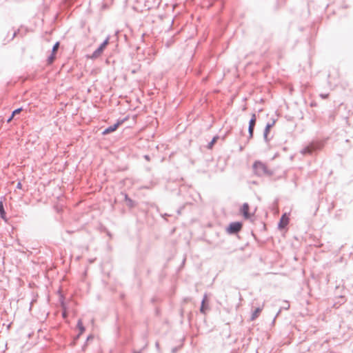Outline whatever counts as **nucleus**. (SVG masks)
I'll return each instance as SVG.
<instances>
[{
  "mask_svg": "<svg viewBox=\"0 0 353 353\" xmlns=\"http://www.w3.org/2000/svg\"><path fill=\"white\" fill-rule=\"evenodd\" d=\"M275 121H273L272 123H267L264 132H263V138L266 143H268L270 139L268 137V134L270 133L271 128L274 125Z\"/></svg>",
  "mask_w": 353,
  "mask_h": 353,
  "instance_id": "1a4fd4ad",
  "label": "nucleus"
},
{
  "mask_svg": "<svg viewBox=\"0 0 353 353\" xmlns=\"http://www.w3.org/2000/svg\"><path fill=\"white\" fill-rule=\"evenodd\" d=\"M22 110H23L22 108H19L14 110L12 113V116L14 117L17 114L20 113L22 111Z\"/></svg>",
  "mask_w": 353,
  "mask_h": 353,
  "instance_id": "f3484780",
  "label": "nucleus"
},
{
  "mask_svg": "<svg viewBox=\"0 0 353 353\" xmlns=\"http://www.w3.org/2000/svg\"><path fill=\"white\" fill-rule=\"evenodd\" d=\"M240 150H241V151H242V150H243V148H242V147H241V148H240Z\"/></svg>",
  "mask_w": 353,
  "mask_h": 353,
  "instance_id": "bb28decb",
  "label": "nucleus"
},
{
  "mask_svg": "<svg viewBox=\"0 0 353 353\" xmlns=\"http://www.w3.org/2000/svg\"><path fill=\"white\" fill-rule=\"evenodd\" d=\"M17 34V32H16V31H14L13 32L12 37L11 38V40L13 39L16 37Z\"/></svg>",
  "mask_w": 353,
  "mask_h": 353,
  "instance_id": "b1692460",
  "label": "nucleus"
},
{
  "mask_svg": "<svg viewBox=\"0 0 353 353\" xmlns=\"http://www.w3.org/2000/svg\"><path fill=\"white\" fill-rule=\"evenodd\" d=\"M55 53L52 52L51 54L48 57L47 63L50 65L53 63L55 59Z\"/></svg>",
  "mask_w": 353,
  "mask_h": 353,
  "instance_id": "4468645a",
  "label": "nucleus"
},
{
  "mask_svg": "<svg viewBox=\"0 0 353 353\" xmlns=\"http://www.w3.org/2000/svg\"><path fill=\"white\" fill-rule=\"evenodd\" d=\"M144 158L145 159H146L147 161H150V157L148 155H145L144 156Z\"/></svg>",
  "mask_w": 353,
  "mask_h": 353,
  "instance_id": "393cba45",
  "label": "nucleus"
},
{
  "mask_svg": "<svg viewBox=\"0 0 353 353\" xmlns=\"http://www.w3.org/2000/svg\"><path fill=\"white\" fill-rule=\"evenodd\" d=\"M0 217L4 221H8L6 213L4 210V205L1 200H0Z\"/></svg>",
  "mask_w": 353,
  "mask_h": 353,
  "instance_id": "9b49d317",
  "label": "nucleus"
},
{
  "mask_svg": "<svg viewBox=\"0 0 353 353\" xmlns=\"http://www.w3.org/2000/svg\"><path fill=\"white\" fill-rule=\"evenodd\" d=\"M161 0H145L144 7L147 10L157 8L161 4Z\"/></svg>",
  "mask_w": 353,
  "mask_h": 353,
  "instance_id": "0eeeda50",
  "label": "nucleus"
},
{
  "mask_svg": "<svg viewBox=\"0 0 353 353\" xmlns=\"http://www.w3.org/2000/svg\"><path fill=\"white\" fill-rule=\"evenodd\" d=\"M59 42H57L52 47V52L53 53H57L58 49H59Z\"/></svg>",
  "mask_w": 353,
  "mask_h": 353,
  "instance_id": "dca6fc26",
  "label": "nucleus"
},
{
  "mask_svg": "<svg viewBox=\"0 0 353 353\" xmlns=\"http://www.w3.org/2000/svg\"><path fill=\"white\" fill-rule=\"evenodd\" d=\"M205 301H206V298L205 297L202 301V305H201V312H205Z\"/></svg>",
  "mask_w": 353,
  "mask_h": 353,
  "instance_id": "a211bd4d",
  "label": "nucleus"
},
{
  "mask_svg": "<svg viewBox=\"0 0 353 353\" xmlns=\"http://www.w3.org/2000/svg\"><path fill=\"white\" fill-rule=\"evenodd\" d=\"M323 146V144L320 142H312L304 147L301 153L303 155H312L314 152L320 150Z\"/></svg>",
  "mask_w": 353,
  "mask_h": 353,
  "instance_id": "f03ea898",
  "label": "nucleus"
},
{
  "mask_svg": "<svg viewBox=\"0 0 353 353\" xmlns=\"http://www.w3.org/2000/svg\"><path fill=\"white\" fill-rule=\"evenodd\" d=\"M77 327L79 330V334H82L85 331V327H83V322L81 319L78 321Z\"/></svg>",
  "mask_w": 353,
  "mask_h": 353,
  "instance_id": "ddd939ff",
  "label": "nucleus"
},
{
  "mask_svg": "<svg viewBox=\"0 0 353 353\" xmlns=\"http://www.w3.org/2000/svg\"><path fill=\"white\" fill-rule=\"evenodd\" d=\"M288 222H279V228H284L287 225Z\"/></svg>",
  "mask_w": 353,
  "mask_h": 353,
  "instance_id": "aec40b11",
  "label": "nucleus"
},
{
  "mask_svg": "<svg viewBox=\"0 0 353 353\" xmlns=\"http://www.w3.org/2000/svg\"><path fill=\"white\" fill-rule=\"evenodd\" d=\"M262 310H263V307L256 308L252 314L251 320L252 321L255 320L260 315Z\"/></svg>",
  "mask_w": 353,
  "mask_h": 353,
  "instance_id": "f8f14e48",
  "label": "nucleus"
},
{
  "mask_svg": "<svg viewBox=\"0 0 353 353\" xmlns=\"http://www.w3.org/2000/svg\"><path fill=\"white\" fill-rule=\"evenodd\" d=\"M320 97H321L322 99H326V98H327L328 94H320Z\"/></svg>",
  "mask_w": 353,
  "mask_h": 353,
  "instance_id": "412c9836",
  "label": "nucleus"
},
{
  "mask_svg": "<svg viewBox=\"0 0 353 353\" xmlns=\"http://www.w3.org/2000/svg\"><path fill=\"white\" fill-rule=\"evenodd\" d=\"M13 118L14 117H12L11 114L10 117L8 119L7 122L10 123L13 119Z\"/></svg>",
  "mask_w": 353,
  "mask_h": 353,
  "instance_id": "5701e85b",
  "label": "nucleus"
},
{
  "mask_svg": "<svg viewBox=\"0 0 353 353\" xmlns=\"http://www.w3.org/2000/svg\"><path fill=\"white\" fill-rule=\"evenodd\" d=\"M279 221H289V217L288 216L287 214L285 213L281 216Z\"/></svg>",
  "mask_w": 353,
  "mask_h": 353,
  "instance_id": "6ab92c4d",
  "label": "nucleus"
},
{
  "mask_svg": "<svg viewBox=\"0 0 353 353\" xmlns=\"http://www.w3.org/2000/svg\"><path fill=\"white\" fill-rule=\"evenodd\" d=\"M124 201L125 202V205L130 208H132L136 205V203L134 201L131 199L127 194H123Z\"/></svg>",
  "mask_w": 353,
  "mask_h": 353,
  "instance_id": "9d476101",
  "label": "nucleus"
},
{
  "mask_svg": "<svg viewBox=\"0 0 353 353\" xmlns=\"http://www.w3.org/2000/svg\"><path fill=\"white\" fill-rule=\"evenodd\" d=\"M218 139H219L218 136L214 137L213 139H212V141L208 143V149H212L213 145H214V144L216 142Z\"/></svg>",
  "mask_w": 353,
  "mask_h": 353,
  "instance_id": "2eb2a0df",
  "label": "nucleus"
},
{
  "mask_svg": "<svg viewBox=\"0 0 353 353\" xmlns=\"http://www.w3.org/2000/svg\"><path fill=\"white\" fill-rule=\"evenodd\" d=\"M22 188V184L21 182H18L17 184V188L18 189H21Z\"/></svg>",
  "mask_w": 353,
  "mask_h": 353,
  "instance_id": "4be33fe9",
  "label": "nucleus"
},
{
  "mask_svg": "<svg viewBox=\"0 0 353 353\" xmlns=\"http://www.w3.org/2000/svg\"><path fill=\"white\" fill-rule=\"evenodd\" d=\"M141 0H135L136 3H139L141 2Z\"/></svg>",
  "mask_w": 353,
  "mask_h": 353,
  "instance_id": "a878e982",
  "label": "nucleus"
},
{
  "mask_svg": "<svg viewBox=\"0 0 353 353\" xmlns=\"http://www.w3.org/2000/svg\"><path fill=\"white\" fill-rule=\"evenodd\" d=\"M128 119V117H125L123 119L118 120L115 124L110 125L105 129L103 132V134H108L115 131L119 125H121L125 121H127Z\"/></svg>",
  "mask_w": 353,
  "mask_h": 353,
  "instance_id": "423d86ee",
  "label": "nucleus"
},
{
  "mask_svg": "<svg viewBox=\"0 0 353 353\" xmlns=\"http://www.w3.org/2000/svg\"><path fill=\"white\" fill-rule=\"evenodd\" d=\"M256 122V114H252V117L249 121V126H248V139L250 140L253 138L254 134V130Z\"/></svg>",
  "mask_w": 353,
  "mask_h": 353,
  "instance_id": "39448f33",
  "label": "nucleus"
},
{
  "mask_svg": "<svg viewBox=\"0 0 353 353\" xmlns=\"http://www.w3.org/2000/svg\"><path fill=\"white\" fill-rule=\"evenodd\" d=\"M242 228V225L239 222H234L230 225L228 228V232L229 233H236L239 232Z\"/></svg>",
  "mask_w": 353,
  "mask_h": 353,
  "instance_id": "6e6552de",
  "label": "nucleus"
},
{
  "mask_svg": "<svg viewBox=\"0 0 353 353\" xmlns=\"http://www.w3.org/2000/svg\"><path fill=\"white\" fill-rule=\"evenodd\" d=\"M110 37L108 36L103 42L93 52L90 58L92 59H96L99 58L103 53L104 49L106 48L108 44L109 43Z\"/></svg>",
  "mask_w": 353,
  "mask_h": 353,
  "instance_id": "20e7f679",
  "label": "nucleus"
},
{
  "mask_svg": "<svg viewBox=\"0 0 353 353\" xmlns=\"http://www.w3.org/2000/svg\"><path fill=\"white\" fill-rule=\"evenodd\" d=\"M256 208H254L253 210L250 211V206L248 203H244L242 206L239 209V212L244 219H249L252 217V215H254Z\"/></svg>",
  "mask_w": 353,
  "mask_h": 353,
  "instance_id": "7ed1b4c3",
  "label": "nucleus"
},
{
  "mask_svg": "<svg viewBox=\"0 0 353 353\" xmlns=\"http://www.w3.org/2000/svg\"><path fill=\"white\" fill-rule=\"evenodd\" d=\"M252 168L254 174L259 176L265 175L271 176L273 174V172L268 169L266 164L260 161H255L252 165Z\"/></svg>",
  "mask_w": 353,
  "mask_h": 353,
  "instance_id": "f257e3e1",
  "label": "nucleus"
}]
</instances>
